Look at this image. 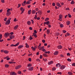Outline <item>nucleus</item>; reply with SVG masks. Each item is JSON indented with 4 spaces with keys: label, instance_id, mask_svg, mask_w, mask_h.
Listing matches in <instances>:
<instances>
[{
    "label": "nucleus",
    "instance_id": "obj_59",
    "mask_svg": "<svg viewBox=\"0 0 75 75\" xmlns=\"http://www.w3.org/2000/svg\"><path fill=\"white\" fill-rule=\"evenodd\" d=\"M1 52H4V50H1Z\"/></svg>",
    "mask_w": 75,
    "mask_h": 75
},
{
    "label": "nucleus",
    "instance_id": "obj_10",
    "mask_svg": "<svg viewBox=\"0 0 75 75\" xmlns=\"http://www.w3.org/2000/svg\"><path fill=\"white\" fill-rule=\"evenodd\" d=\"M53 64V61H51L50 62H48V65H51V64Z\"/></svg>",
    "mask_w": 75,
    "mask_h": 75
},
{
    "label": "nucleus",
    "instance_id": "obj_27",
    "mask_svg": "<svg viewBox=\"0 0 75 75\" xmlns=\"http://www.w3.org/2000/svg\"><path fill=\"white\" fill-rule=\"evenodd\" d=\"M68 74L69 75H72L73 74V73L71 72H68Z\"/></svg>",
    "mask_w": 75,
    "mask_h": 75
},
{
    "label": "nucleus",
    "instance_id": "obj_56",
    "mask_svg": "<svg viewBox=\"0 0 75 75\" xmlns=\"http://www.w3.org/2000/svg\"><path fill=\"white\" fill-rule=\"evenodd\" d=\"M56 35L57 36H58V35H59V33H56Z\"/></svg>",
    "mask_w": 75,
    "mask_h": 75
},
{
    "label": "nucleus",
    "instance_id": "obj_26",
    "mask_svg": "<svg viewBox=\"0 0 75 75\" xmlns=\"http://www.w3.org/2000/svg\"><path fill=\"white\" fill-rule=\"evenodd\" d=\"M31 3V2L30 1H28L26 3V4H30Z\"/></svg>",
    "mask_w": 75,
    "mask_h": 75
},
{
    "label": "nucleus",
    "instance_id": "obj_19",
    "mask_svg": "<svg viewBox=\"0 0 75 75\" xmlns=\"http://www.w3.org/2000/svg\"><path fill=\"white\" fill-rule=\"evenodd\" d=\"M56 67H61V64L59 63H58L56 64Z\"/></svg>",
    "mask_w": 75,
    "mask_h": 75
},
{
    "label": "nucleus",
    "instance_id": "obj_8",
    "mask_svg": "<svg viewBox=\"0 0 75 75\" xmlns=\"http://www.w3.org/2000/svg\"><path fill=\"white\" fill-rule=\"evenodd\" d=\"M24 47V46L23 45H20L18 46V49H21V48H22Z\"/></svg>",
    "mask_w": 75,
    "mask_h": 75
},
{
    "label": "nucleus",
    "instance_id": "obj_21",
    "mask_svg": "<svg viewBox=\"0 0 75 75\" xmlns=\"http://www.w3.org/2000/svg\"><path fill=\"white\" fill-rule=\"evenodd\" d=\"M44 48V46H42L39 49V50H41V51H42L43 49Z\"/></svg>",
    "mask_w": 75,
    "mask_h": 75
},
{
    "label": "nucleus",
    "instance_id": "obj_1",
    "mask_svg": "<svg viewBox=\"0 0 75 75\" xmlns=\"http://www.w3.org/2000/svg\"><path fill=\"white\" fill-rule=\"evenodd\" d=\"M10 21L8 20H7L6 21L5 23V25H8L10 24Z\"/></svg>",
    "mask_w": 75,
    "mask_h": 75
},
{
    "label": "nucleus",
    "instance_id": "obj_35",
    "mask_svg": "<svg viewBox=\"0 0 75 75\" xmlns=\"http://www.w3.org/2000/svg\"><path fill=\"white\" fill-rule=\"evenodd\" d=\"M48 20H49V18H45V21H48Z\"/></svg>",
    "mask_w": 75,
    "mask_h": 75
},
{
    "label": "nucleus",
    "instance_id": "obj_20",
    "mask_svg": "<svg viewBox=\"0 0 75 75\" xmlns=\"http://www.w3.org/2000/svg\"><path fill=\"white\" fill-rule=\"evenodd\" d=\"M25 47L27 48H29V45L27 43H25Z\"/></svg>",
    "mask_w": 75,
    "mask_h": 75
},
{
    "label": "nucleus",
    "instance_id": "obj_3",
    "mask_svg": "<svg viewBox=\"0 0 75 75\" xmlns=\"http://www.w3.org/2000/svg\"><path fill=\"white\" fill-rule=\"evenodd\" d=\"M65 67H66V66L65 65H62L60 67V68L61 69H64Z\"/></svg>",
    "mask_w": 75,
    "mask_h": 75
},
{
    "label": "nucleus",
    "instance_id": "obj_52",
    "mask_svg": "<svg viewBox=\"0 0 75 75\" xmlns=\"http://www.w3.org/2000/svg\"><path fill=\"white\" fill-rule=\"evenodd\" d=\"M28 60L30 62H31V58H30L28 59Z\"/></svg>",
    "mask_w": 75,
    "mask_h": 75
},
{
    "label": "nucleus",
    "instance_id": "obj_47",
    "mask_svg": "<svg viewBox=\"0 0 75 75\" xmlns=\"http://www.w3.org/2000/svg\"><path fill=\"white\" fill-rule=\"evenodd\" d=\"M57 74L60 75H61L62 74V73H61V72H57Z\"/></svg>",
    "mask_w": 75,
    "mask_h": 75
},
{
    "label": "nucleus",
    "instance_id": "obj_6",
    "mask_svg": "<svg viewBox=\"0 0 75 75\" xmlns=\"http://www.w3.org/2000/svg\"><path fill=\"white\" fill-rule=\"evenodd\" d=\"M16 73L15 72H11L10 73V75H16Z\"/></svg>",
    "mask_w": 75,
    "mask_h": 75
},
{
    "label": "nucleus",
    "instance_id": "obj_62",
    "mask_svg": "<svg viewBox=\"0 0 75 75\" xmlns=\"http://www.w3.org/2000/svg\"><path fill=\"white\" fill-rule=\"evenodd\" d=\"M1 2H2V3H4V0H1Z\"/></svg>",
    "mask_w": 75,
    "mask_h": 75
},
{
    "label": "nucleus",
    "instance_id": "obj_2",
    "mask_svg": "<svg viewBox=\"0 0 75 75\" xmlns=\"http://www.w3.org/2000/svg\"><path fill=\"white\" fill-rule=\"evenodd\" d=\"M21 65H18V66H16L15 67V69H19L20 68H21Z\"/></svg>",
    "mask_w": 75,
    "mask_h": 75
},
{
    "label": "nucleus",
    "instance_id": "obj_9",
    "mask_svg": "<svg viewBox=\"0 0 75 75\" xmlns=\"http://www.w3.org/2000/svg\"><path fill=\"white\" fill-rule=\"evenodd\" d=\"M28 70L29 71H33V67H29L28 69Z\"/></svg>",
    "mask_w": 75,
    "mask_h": 75
},
{
    "label": "nucleus",
    "instance_id": "obj_14",
    "mask_svg": "<svg viewBox=\"0 0 75 75\" xmlns=\"http://www.w3.org/2000/svg\"><path fill=\"white\" fill-rule=\"evenodd\" d=\"M57 6H59V7H61V6L60 5V4L59 3H57Z\"/></svg>",
    "mask_w": 75,
    "mask_h": 75
},
{
    "label": "nucleus",
    "instance_id": "obj_49",
    "mask_svg": "<svg viewBox=\"0 0 75 75\" xmlns=\"http://www.w3.org/2000/svg\"><path fill=\"white\" fill-rule=\"evenodd\" d=\"M72 66L75 67V63H73L72 64Z\"/></svg>",
    "mask_w": 75,
    "mask_h": 75
},
{
    "label": "nucleus",
    "instance_id": "obj_64",
    "mask_svg": "<svg viewBox=\"0 0 75 75\" xmlns=\"http://www.w3.org/2000/svg\"><path fill=\"white\" fill-rule=\"evenodd\" d=\"M33 38L32 37H30V40H33Z\"/></svg>",
    "mask_w": 75,
    "mask_h": 75
},
{
    "label": "nucleus",
    "instance_id": "obj_7",
    "mask_svg": "<svg viewBox=\"0 0 75 75\" xmlns=\"http://www.w3.org/2000/svg\"><path fill=\"white\" fill-rule=\"evenodd\" d=\"M10 40H12V39H13V38H14V36L13 35H10L9 37Z\"/></svg>",
    "mask_w": 75,
    "mask_h": 75
},
{
    "label": "nucleus",
    "instance_id": "obj_13",
    "mask_svg": "<svg viewBox=\"0 0 75 75\" xmlns=\"http://www.w3.org/2000/svg\"><path fill=\"white\" fill-rule=\"evenodd\" d=\"M18 25H16L15 27L14 28V30H17V28H18Z\"/></svg>",
    "mask_w": 75,
    "mask_h": 75
},
{
    "label": "nucleus",
    "instance_id": "obj_5",
    "mask_svg": "<svg viewBox=\"0 0 75 75\" xmlns=\"http://www.w3.org/2000/svg\"><path fill=\"white\" fill-rule=\"evenodd\" d=\"M58 54V51H55L54 52V55H57Z\"/></svg>",
    "mask_w": 75,
    "mask_h": 75
},
{
    "label": "nucleus",
    "instance_id": "obj_32",
    "mask_svg": "<svg viewBox=\"0 0 75 75\" xmlns=\"http://www.w3.org/2000/svg\"><path fill=\"white\" fill-rule=\"evenodd\" d=\"M60 27L61 28H63V27H64V25L62 24H60Z\"/></svg>",
    "mask_w": 75,
    "mask_h": 75
},
{
    "label": "nucleus",
    "instance_id": "obj_24",
    "mask_svg": "<svg viewBox=\"0 0 75 75\" xmlns=\"http://www.w3.org/2000/svg\"><path fill=\"white\" fill-rule=\"evenodd\" d=\"M50 33V30L47 29V34H49Z\"/></svg>",
    "mask_w": 75,
    "mask_h": 75
},
{
    "label": "nucleus",
    "instance_id": "obj_15",
    "mask_svg": "<svg viewBox=\"0 0 75 75\" xmlns=\"http://www.w3.org/2000/svg\"><path fill=\"white\" fill-rule=\"evenodd\" d=\"M70 21H67V22H66V24H67V25H69V24H70Z\"/></svg>",
    "mask_w": 75,
    "mask_h": 75
},
{
    "label": "nucleus",
    "instance_id": "obj_23",
    "mask_svg": "<svg viewBox=\"0 0 75 75\" xmlns=\"http://www.w3.org/2000/svg\"><path fill=\"white\" fill-rule=\"evenodd\" d=\"M35 10H33L32 11V13L33 14H35Z\"/></svg>",
    "mask_w": 75,
    "mask_h": 75
},
{
    "label": "nucleus",
    "instance_id": "obj_17",
    "mask_svg": "<svg viewBox=\"0 0 75 75\" xmlns=\"http://www.w3.org/2000/svg\"><path fill=\"white\" fill-rule=\"evenodd\" d=\"M11 14V12H7L6 13V16H9Z\"/></svg>",
    "mask_w": 75,
    "mask_h": 75
},
{
    "label": "nucleus",
    "instance_id": "obj_51",
    "mask_svg": "<svg viewBox=\"0 0 75 75\" xmlns=\"http://www.w3.org/2000/svg\"><path fill=\"white\" fill-rule=\"evenodd\" d=\"M42 42H43V43H45V40H42Z\"/></svg>",
    "mask_w": 75,
    "mask_h": 75
},
{
    "label": "nucleus",
    "instance_id": "obj_31",
    "mask_svg": "<svg viewBox=\"0 0 75 75\" xmlns=\"http://www.w3.org/2000/svg\"><path fill=\"white\" fill-rule=\"evenodd\" d=\"M32 66V64H30L29 63L28 64V67H30Z\"/></svg>",
    "mask_w": 75,
    "mask_h": 75
},
{
    "label": "nucleus",
    "instance_id": "obj_41",
    "mask_svg": "<svg viewBox=\"0 0 75 75\" xmlns=\"http://www.w3.org/2000/svg\"><path fill=\"white\" fill-rule=\"evenodd\" d=\"M42 50L43 52H46V51H47L44 48H43V50Z\"/></svg>",
    "mask_w": 75,
    "mask_h": 75
},
{
    "label": "nucleus",
    "instance_id": "obj_43",
    "mask_svg": "<svg viewBox=\"0 0 75 75\" xmlns=\"http://www.w3.org/2000/svg\"><path fill=\"white\" fill-rule=\"evenodd\" d=\"M50 23V21H48L47 22H46V24L47 25H48Z\"/></svg>",
    "mask_w": 75,
    "mask_h": 75
},
{
    "label": "nucleus",
    "instance_id": "obj_60",
    "mask_svg": "<svg viewBox=\"0 0 75 75\" xmlns=\"http://www.w3.org/2000/svg\"><path fill=\"white\" fill-rule=\"evenodd\" d=\"M52 5L53 6H55V4L54 3H53L52 4Z\"/></svg>",
    "mask_w": 75,
    "mask_h": 75
},
{
    "label": "nucleus",
    "instance_id": "obj_55",
    "mask_svg": "<svg viewBox=\"0 0 75 75\" xmlns=\"http://www.w3.org/2000/svg\"><path fill=\"white\" fill-rule=\"evenodd\" d=\"M67 56H70V55H71V54H69V53H68L67 54Z\"/></svg>",
    "mask_w": 75,
    "mask_h": 75
},
{
    "label": "nucleus",
    "instance_id": "obj_40",
    "mask_svg": "<svg viewBox=\"0 0 75 75\" xmlns=\"http://www.w3.org/2000/svg\"><path fill=\"white\" fill-rule=\"evenodd\" d=\"M18 74H21V71H19L18 72Z\"/></svg>",
    "mask_w": 75,
    "mask_h": 75
},
{
    "label": "nucleus",
    "instance_id": "obj_25",
    "mask_svg": "<svg viewBox=\"0 0 75 75\" xmlns=\"http://www.w3.org/2000/svg\"><path fill=\"white\" fill-rule=\"evenodd\" d=\"M38 13L39 14H40V15L42 14V12L41 11H38Z\"/></svg>",
    "mask_w": 75,
    "mask_h": 75
},
{
    "label": "nucleus",
    "instance_id": "obj_45",
    "mask_svg": "<svg viewBox=\"0 0 75 75\" xmlns=\"http://www.w3.org/2000/svg\"><path fill=\"white\" fill-rule=\"evenodd\" d=\"M20 10L21 11H23V10H24V8L23 7H22L21 8Z\"/></svg>",
    "mask_w": 75,
    "mask_h": 75
},
{
    "label": "nucleus",
    "instance_id": "obj_12",
    "mask_svg": "<svg viewBox=\"0 0 75 75\" xmlns=\"http://www.w3.org/2000/svg\"><path fill=\"white\" fill-rule=\"evenodd\" d=\"M33 36H34L35 38H37V34H36V33H33Z\"/></svg>",
    "mask_w": 75,
    "mask_h": 75
},
{
    "label": "nucleus",
    "instance_id": "obj_61",
    "mask_svg": "<svg viewBox=\"0 0 75 75\" xmlns=\"http://www.w3.org/2000/svg\"><path fill=\"white\" fill-rule=\"evenodd\" d=\"M63 33H67V31H66V30H63Z\"/></svg>",
    "mask_w": 75,
    "mask_h": 75
},
{
    "label": "nucleus",
    "instance_id": "obj_28",
    "mask_svg": "<svg viewBox=\"0 0 75 75\" xmlns=\"http://www.w3.org/2000/svg\"><path fill=\"white\" fill-rule=\"evenodd\" d=\"M5 68H8V67H9V65L8 64H6L5 65Z\"/></svg>",
    "mask_w": 75,
    "mask_h": 75
},
{
    "label": "nucleus",
    "instance_id": "obj_46",
    "mask_svg": "<svg viewBox=\"0 0 75 75\" xmlns=\"http://www.w3.org/2000/svg\"><path fill=\"white\" fill-rule=\"evenodd\" d=\"M8 57H9L8 56L6 57H4V59H7V58H8Z\"/></svg>",
    "mask_w": 75,
    "mask_h": 75
},
{
    "label": "nucleus",
    "instance_id": "obj_4",
    "mask_svg": "<svg viewBox=\"0 0 75 75\" xmlns=\"http://www.w3.org/2000/svg\"><path fill=\"white\" fill-rule=\"evenodd\" d=\"M10 33H5L4 35L5 36H6V37H8V36H9V35H10Z\"/></svg>",
    "mask_w": 75,
    "mask_h": 75
},
{
    "label": "nucleus",
    "instance_id": "obj_38",
    "mask_svg": "<svg viewBox=\"0 0 75 75\" xmlns=\"http://www.w3.org/2000/svg\"><path fill=\"white\" fill-rule=\"evenodd\" d=\"M18 6L17 7V8H19L21 6V4H18Z\"/></svg>",
    "mask_w": 75,
    "mask_h": 75
},
{
    "label": "nucleus",
    "instance_id": "obj_53",
    "mask_svg": "<svg viewBox=\"0 0 75 75\" xmlns=\"http://www.w3.org/2000/svg\"><path fill=\"white\" fill-rule=\"evenodd\" d=\"M68 16L69 17V18H71V15L69 14H68Z\"/></svg>",
    "mask_w": 75,
    "mask_h": 75
},
{
    "label": "nucleus",
    "instance_id": "obj_44",
    "mask_svg": "<svg viewBox=\"0 0 75 75\" xmlns=\"http://www.w3.org/2000/svg\"><path fill=\"white\" fill-rule=\"evenodd\" d=\"M67 60L68 61H69V62H71V59H68Z\"/></svg>",
    "mask_w": 75,
    "mask_h": 75
},
{
    "label": "nucleus",
    "instance_id": "obj_50",
    "mask_svg": "<svg viewBox=\"0 0 75 75\" xmlns=\"http://www.w3.org/2000/svg\"><path fill=\"white\" fill-rule=\"evenodd\" d=\"M24 10H25V9H24L23 10V11H22V12H21V14H23V13H24Z\"/></svg>",
    "mask_w": 75,
    "mask_h": 75
},
{
    "label": "nucleus",
    "instance_id": "obj_16",
    "mask_svg": "<svg viewBox=\"0 0 75 75\" xmlns=\"http://www.w3.org/2000/svg\"><path fill=\"white\" fill-rule=\"evenodd\" d=\"M57 48L58 49H61V48H62V46L61 45H59L58 46Z\"/></svg>",
    "mask_w": 75,
    "mask_h": 75
},
{
    "label": "nucleus",
    "instance_id": "obj_58",
    "mask_svg": "<svg viewBox=\"0 0 75 75\" xmlns=\"http://www.w3.org/2000/svg\"><path fill=\"white\" fill-rule=\"evenodd\" d=\"M40 59H42V55H40Z\"/></svg>",
    "mask_w": 75,
    "mask_h": 75
},
{
    "label": "nucleus",
    "instance_id": "obj_11",
    "mask_svg": "<svg viewBox=\"0 0 75 75\" xmlns=\"http://www.w3.org/2000/svg\"><path fill=\"white\" fill-rule=\"evenodd\" d=\"M19 43H20V42H18L17 43V44H16V45H13V47H16V46H18V45H19Z\"/></svg>",
    "mask_w": 75,
    "mask_h": 75
},
{
    "label": "nucleus",
    "instance_id": "obj_57",
    "mask_svg": "<svg viewBox=\"0 0 75 75\" xmlns=\"http://www.w3.org/2000/svg\"><path fill=\"white\" fill-rule=\"evenodd\" d=\"M34 33H35V34H37V30H34Z\"/></svg>",
    "mask_w": 75,
    "mask_h": 75
},
{
    "label": "nucleus",
    "instance_id": "obj_30",
    "mask_svg": "<svg viewBox=\"0 0 75 75\" xmlns=\"http://www.w3.org/2000/svg\"><path fill=\"white\" fill-rule=\"evenodd\" d=\"M43 55L45 57H47V56H48V55H47V54H43Z\"/></svg>",
    "mask_w": 75,
    "mask_h": 75
},
{
    "label": "nucleus",
    "instance_id": "obj_18",
    "mask_svg": "<svg viewBox=\"0 0 75 75\" xmlns=\"http://www.w3.org/2000/svg\"><path fill=\"white\" fill-rule=\"evenodd\" d=\"M4 53H5V54H8V51L5 50V51H4Z\"/></svg>",
    "mask_w": 75,
    "mask_h": 75
},
{
    "label": "nucleus",
    "instance_id": "obj_34",
    "mask_svg": "<svg viewBox=\"0 0 75 75\" xmlns=\"http://www.w3.org/2000/svg\"><path fill=\"white\" fill-rule=\"evenodd\" d=\"M56 70V67H53L52 68V71H55Z\"/></svg>",
    "mask_w": 75,
    "mask_h": 75
},
{
    "label": "nucleus",
    "instance_id": "obj_42",
    "mask_svg": "<svg viewBox=\"0 0 75 75\" xmlns=\"http://www.w3.org/2000/svg\"><path fill=\"white\" fill-rule=\"evenodd\" d=\"M37 16L36 15H35V17L34 18V19H35V20H36V19H37Z\"/></svg>",
    "mask_w": 75,
    "mask_h": 75
},
{
    "label": "nucleus",
    "instance_id": "obj_39",
    "mask_svg": "<svg viewBox=\"0 0 75 75\" xmlns=\"http://www.w3.org/2000/svg\"><path fill=\"white\" fill-rule=\"evenodd\" d=\"M71 4H74V1L73 0L72 1Z\"/></svg>",
    "mask_w": 75,
    "mask_h": 75
},
{
    "label": "nucleus",
    "instance_id": "obj_33",
    "mask_svg": "<svg viewBox=\"0 0 75 75\" xmlns=\"http://www.w3.org/2000/svg\"><path fill=\"white\" fill-rule=\"evenodd\" d=\"M59 17L60 19H62V15H60Z\"/></svg>",
    "mask_w": 75,
    "mask_h": 75
},
{
    "label": "nucleus",
    "instance_id": "obj_63",
    "mask_svg": "<svg viewBox=\"0 0 75 75\" xmlns=\"http://www.w3.org/2000/svg\"><path fill=\"white\" fill-rule=\"evenodd\" d=\"M13 21L15 22L17 21V19H16V18H15V19L13 20Z\"/></svg>",
    "mask_w": 75,
    "mask_h": 75
},
{
    "label": "nucleus",
    "instance_id": "obj_54",
    "mask_svg": "<svg viewBox=\"0 0 75 75\" xmlns=\"http://www.w3.org/2000/svg\"><path fill=\"white\" fill-rule=\"evenodd\" d=\"M32 49L33 51H35V48L34 47H33V48Z\"/></svg>",
    "mask_w": 75,
    "mask_h": 75
},
{
    "label": "nucleus",
    "instance_id": "obj_22",
    "mask_svg": "<svg viewBox=\"0 0 75 75\" xmlns=\"http://www.w3.org/2000/svg\"><path fill=\"white\" fill-rule=\"evenodd\" d=\"M31 10H30L28 11V15H30V14H31Z\"/></svg>",
    "mask_w": 75,
    "mask_h": 75
},
{
    "label": "nucleus",
    "instance_id": "obj_36",
    "mask_svg": "<svg viewBox=\"0 0 75 75\" xmlns=\"http://www.w3.org/2000/svg\"><path fill=\"white\" fill-rule=\"evenodd\" d=\"M10 10H11V9L10 8L8 9H7V13L10 12Z\"/></svg>",
    "mask_w": 75,
    "mask_h": 75
},
{
    "label": "nucleus",
    "instance_id": "obj_48",
    "mask_svg": "<svg viewBox=\"0 0 75 75\" xmlns=\"http://www.w3.org/2000/svg\"><path fill=\"white\" fill-rule=\"evenodd\" d=\"M1 38H2V35L1 34L0 35V40H1Z\"/></svg>",
    "mask_w": 75,
    "mask_h": 75
},
{
    "label": "nucleus",
    "instance_id": "obj_29",
    "mask_svg": "<svg viewBox=\"0 0 75 75\" xmlns=\"http://www.w3.org/2000/svg\"><path fill=\"white\" fill-rule=\"evenodd\" d=\"M27 23L28 25H30V24H31V22L30 21H28L27 22Z\"/></svg>",
    "mask_w": 75,
    "mask_h": 75
},
{
    "label": "nucleus",
    "instance_id": "obj_37",
    "mask_svg": "<svg viewBox=\"0 0 75 75\" xmlns=\"http://www.w3.org/2000/svg\"><path fill=\"white\" fill-rule=\"evenodd\" d=\"M45 54H50V51H48L47 52L46 51V52H45Z\"/></svg>",
    "mask_w": 75,
    "mask_h": 75
}]
</instances>
